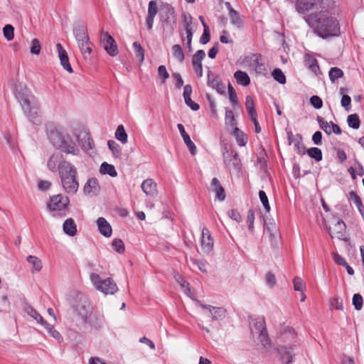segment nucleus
Listing matches in <instances>:
<instances>
[{
	"label": "nucleus",
	"mask_w": 364,
	"mask_h": 364,
	"mask_svg": "<svg viewBox=\"0 0 364 364\" xmlns=\"http://www.w3.org/2000/svg\"><path fill=\"white\" fill-rule=\"evenodd\" d=\"M237 82L243 86H247L250 83V78L247 73L242 70H237L234 74Z\"/></svg>",
	"instance_id": "nucleus-34"
},
{
	"label": "nucleus",
	"mask_w": 364,
	"mask_h": 364,
	"mask_svg": "<svg viewBox=\"0 0 364 364\" xmlns=\"http://www.w3.org/2000/svg\"><path fill=\"white\" fill-rule=\"evenodd\" d=\"M331 11L312 13L305 17L306 22L319 37L323 39L337 36L340 33L338 21L331 16Z\"/></svg>",
	"instance_id": "nucleus-1"
},
{
	"label": "nucleus",
	"mask_w": 364,
	"mask_h": 364,
	"mask_svg": "<svg viewBox=\"0 0 364 364\" xmlns=\"http://www.w3.org/2000/svg\"><path fill=\"white\" fill-rule=\"evenodd\" d=\"M255 221V212L253 210L250 209L247 212V223L248 224V228L252 232L254 228Z\"/></svg>",
	"instance_id": "nucleus-58"
},
{
	"label": "nucleus",
	"mask_w": 364,
	"mask_h": 364,
	"mask_svg": "<svg viewBox=\"0 0 364 364\" xmlns=\"http://www.w3.org/2000/svg\"><path fill=\"white\" fill-rule=\"evenodd\" d=\"M24 311L27 313L31 317L35 319L38 323L43 326L46 323V321L43 319V318L31 306L26 304L24 307Z\"/></svg>",
	"instance_id": "nucleus-33"
},
{
	"label": "nucleus",
	"mask_w": 364,
	"mask_h": 364,
	"mask_svg": "<svg viewBox=\"0 0 364 364\" xmlns=\"http://www.w3.org/2000/svg\"><path fill=\"white\" fill-rule=\"evenodd\" d=\"M97 224L100 232L105 237H110L112 232V227L104 218H99Z\"/></svg>",
	"instance_id": "nucleus-29"
},
{
	"label": "nucleus",
	"mask_w": 364,
	"mask_h": 364,
	"mask_svg": "<svg viewBox=\"0 0 364 364\" xmlns=\"http://www.w3.org/2000/svg\"><path fill=\"white\" fill-rule=\"evenodd\" d=\"M211 187L213 191L215 193V198L220 201H223L226 196L225 189L220 185V183L217 178H213L212 179Z\"/></svg>",
	"instance_id": "nucleus-28"
},
{
	"label": "nucleus",
	"mask_w": 364,
	"mask_h": 364,
	"mask_svg": "<svg viewBox=\"0 0 364 364\" xmlns=\"http://www.w3.org/2000/svg\"><path fill=\"white\" fill-rule=\"evenodd\" d=\"M78 48L80 50V52L85 60H88L91 58V53L92 51L93 43L89 39H87L84 41H81L77 43Z\"/></svg>",
	"instance_id": "nucleus-27"
},
{
	"label": "nucleus",
	"mask_w": 364,
	"mask_h": 364,
	"mask_svg": "<svg viewBox=\"0 0 364 364\" xmlns=\"http://www.w3.org/2000/svg\"><path fill=\"white\" fill-rule=\"evenodd\" d=\"M316 120L320 128L323 129L326 134L330 135L332 133L331 129V122L328 123L323 117L320 116L317 117Z\"/></svg>",
	"instance_id": "nucleus-42"
},
{
	"label": "nucleus",
	"mask_w": 364,
	"mask_h": 364,
	"mask_svg": "<svg viewBox=\"0 0 364 364\" xmlns=\"http://www.w3.org/2000/svg\"><path fill=\"white\" fill-rule=\"evenodd\" d=\"M100 41L104 49L109 55L114 57L118 54L115 40L107 32H102Z\"/></svg>",
	"instance_id": "nucleus-9"
},
{
	"label": "nucleus",
	"mask_w": 364,
	"mask_h": 364,
	"mask_svg": "<svg viewBox=\"0 0 364 364\" xmlns=\"http://www.w3.org/2000/svg\"><path fill=\"white\" fill-rule=\"evenodd\" d=\"M161 18L164 24L172 30L176 26V17L173 7H166L161 12Z\"/></svg>",
	"instance_id": "nucleus-12"
},
{
	"label": "nucleus",
	"mask_w": 364,
	"mask_h": 364,
	"mask_svg": "<svg viewBox=\"0 0 364 364\" xmlns=\"http://www.w3.org/2000/svg\"><path fill=\"white\" fill-rule=\"evenodd\" d=\"M158 11L157 4L156 1H151L149 3V7H148V14L147 16L150 17H155Z\"/></svg>",
	"instance_id": "nucleus-60"
},
{
	"label": "nucleus",
	"mask_w": 364,
	"mask_h": 364,
	"mask_svg": "<svg viewBox=\"0 0 364 364\" xmlns=\"http://www.w3.org/2000/svg\"><path fill=\"white\" fill-rule=\"evenodd\" d=\"M228 95H229V100L231 104L235 106L237 104V97L235 90H234L233 87L230 84V82L228 85Z\"/></svg>",
	"instance_id": "nucleus-51"
},
{
	"label": "nucleus",
	"mask_w": 364,
	"mask_h": 364,
	"mask_svg": "<svg viewBox=\"0 0 364 364\" xmlns=\"http://www.w3.org/2000/svg\"><path fill=\"white\" fill-rule=\"evenodd\" d=\"M84 141L82 142V148L85 151L92 149L93 141L89 135H85L83 138Z\"/></svg>",
	"instance_id": "nucleus-61"
},
{
	"label": "nucleus",
	"mask_w": 364,
	"mask_h": 364,
	"mask_svg": "<svg viewBox=\"0 0 364 364\" xmlns=\"http://www.w3.org/2000/svg\"><path fill=\"white\" fill-rule=\"evenodd\" d=\"M73 308L77 315L82 320V323L87 321L88 316L92 314V306L88 299L82 294L76 296L75 301L73 304Z\"/></svg>",
	"instance_id": "nucleus-5"
},
{
	"label": "nucleus",
	"mask_w": 364,
	"mask_h": 364,
	"mask_svg": "<svg viewBox=\"0 0 364 364\" xmlns=\"http://www.w3.org/2000/svg\"><path fill=\"white\" fill-rule=\"evenodd\" d=\"M311 105L316 109H321L323 106L321 98L317 95H313L310 98Z\"/></svg>",
	"instance_id": "nucleus-57"
},
{
	"label": "nucleus",
	"mask_w": 364,
	"mask_h": 364,
	"mask_svg": "<svg viewBox=\"0 0 364 364\" xmlns=\"http://www.w3.org/2000/svg\"><path fill=\"white\" fill-rule=\"evenodd\" d=\"M207 77V84L209 87L213 89H215L217 92L220 95L225 94V86L219 75H215L213 71L209 70L208 72Z\"/></svg>",
	"instance_id": "nucleus-11"
},
{
	"label": "nucleus",
	"mask_w": 364,
	"mask_h": 364,
	"mask_svg": "<svg viewBox=\"0 0 364 364\" xmlns=\"http://www.w3.org/2000/svg\"><path fill=\"white\" fill-rule=\"evenodd\" d=\"M14 28L13 26L10 25V24H6L3 28L4 36L7 41H11L14 38Z\"/></svg>",
	"instance_id": "nucleus-50"
},
{
	"label": "nucleus",
	"mask_w": 364,
	"mask_h": 364,
	"mask_svg": "<svg viewBox=\"0 0 364 364\" xmlns=\"http://www.w3.org/2000/svg\"><path fill=\"white\" fill-rule=\"evenodd\" d=\"M183 19L184 28H185L186 32L192 31V28L191 26L192 24V20H193L192 16L188 14L184 13L183 14Z\"/></svg>",
	"instance_id": "nucleus-55"
},
{
	"label": "nucleus",
	"mask_w": 364,
	"mask_h": 364,
	"mask_svg": "<svg viewBox=\"0 0 364 364\" xmlns=\"http://www.w3.org/2000/svg\"><path fill=\"white\" fill-rule=\"evenodd\" d=\"M231 23L233 26H237V28H240L242 26V21L240 16L239 13L235 10H231L230 14H229Z\"/></svg>",
	"instance_id": "nucleus-41"
},
{
	"label": "nucleus",
	"mask_w": 364,
	"mask_h": 364,
	"mask_svg": "<svg viewBox=\"0 0 364 364\" xmlns=\"http://www.w3.org/2000/svg\"><path fill=\"white\" fill-rule=\"evenodd\" d=\"M41 46L37 38H34L31 42V53L34 55H38L41 52Z\"/></svg>",
	"instance_id": "nucleus-56"
},
{
	"label": "nucleus",
	"mask_w": 364,
	"mask_h": 364,
	"mask_svg": "<svg viewBox=\"0 0 364 364\" xmlns=\"http://www.w3.org/2000/svg\"><path fill=\"white\" fill-rule=\"evenodd\" d=\"M63 232L69 236H74L77 233V226L73 218L65 220L63 225Z\"/></svg>",
	"instance_id": "nucleus-32"
},
{
	"label": "nucleus",
	"mask_w": 364,
	"mask_h": 364,
	"mask_svg": "<svg viewBox=\"0 0 364 364\" xmlns=\"http://www.w3.org/2000/svg\"><path fill=\"white\" fill-rule=\"evenodd\" d=\"M100 173L102 174H108L112 177H115L117 173L113 165L109 164L107 162H103L100 166Z\"/></svg>",
	"instance_id": "nucleus-35"
},
{
	"label": "nucleus",
	"mask_w": 364,
	"mask_h": 364,
	"mask_svg": "<svg viewBox=\"0 0 364 364\" xmlns=\"http://www.w3.org/2000/svg\"><path fill=\"white\" fill-rule=\"evenodd\" d=\"M56 48L58 52L61 65L68 73H72L73 70L69 63V58L66 50L63 48L60 43H58L56 45Z\"/></svg>",
	"instance_id": "nucleus-22"
},
{
	"label": "nucleus",
	"mask_w": 364,
	"mask_h": 364,
	"mask_svg": "<svg viewBox=\"0 0 364 364\" xmlns=\"http://www.w3.org/2000/svg\"><path fill=\"white\" fill-rule=\"evenodd\" d=\"M196 301L201 308L209 311L213 320H219L225 317V310L223 308L203 304L199 300Z\"/></svg>",
	"instance_id": "nucleus-19"
},
{
	"label": "nucleus",
	"mask_w": 364,
	"mask_h": 364,
	"mask_svg": "<svg viewBox=\"0 0 364 364\" xmlns=\"http://www.w3.org/2000/svg\"><path fill=\"white\" fill-rule=\"evenodd\" d=\"M213 247V238L210 235L208 228H203L202 230L201 248L205 253H209Z\"/></svg>",
	"instance_id": "nucleus-20"
},
{
	"label": "nucleus",
	"mask_w": 364,
	"mask_h": 364,
	"mask_svg": "<svg viewBox=\"0 0 364 364\" xmlns=\"http://www.w3.org/2000/svg\"><path fill=\"white\" fill-rule=\"evenodd\" d=\"M245 107L250 117H253L257 114V112L255 109V102L251 96L246 97Z\"/></svg>",
	"instance_id": "nucleus-44"
},
{
	"label": "nucleus",
	"mask_w": 364,
	"mask_h": 364,
	"mask_svg": "<svg viewBox=\"0 0 364 364\" xmlns=\"http://www.w3.org/2000/svg\"><path fill=\"white\" fill-rule=\"evenodd\" d=\"M346 224L342 220H338L333 226V232H331V228H328V232L332 238L337 237L339 240H344Z\"/></svg>",
	"instance_id": "nucleus-26"
},
{
	"label": "nucleus",
	"mask_w": 364,
	"mask_h": 364,
	"mask_svg": "<svg viewBox=\"0 0 364 364\" xmlns=\"http://www.w3.org/2000/svg\"><path fill=\"white\" fill-rule=\"evenodd\" d=\"M103 318L97 313H93L88 316L87 321H84L83 323H88L95 328H100L103 326Z\"/></svg>",
	"instance_id": "nucleus-31"
},
{
	"label": "nucleus",
	"mask_w": 364,
	"mask_h": 364,
	"mask_svg": "<svg viewBox=\"0 0 364 364\" xmlns=\"http://www.w3.org/2000/svg\"><path fill=\"white\" fill-rule=\"evenodd\" d=\"M328 75L331 81L334 82L337 79L343 76V72L341 69L333 67L330 69Z\"/></svg>",
	"instance_id": "nucleus-43"
},
{
	"label": "nucleus",
	"mask_w": 364,
	"mask_h": 364,
	"mask_svg": "<svg viewBox=\"0 0 364 364\" xmlns=\"http://www.w3.org/2000/svg\"><path fill=\"white\" fill-rule=\"evenodd\" d=\"M264 227L269 233V240L273 246L278 244L279 238V228L274 223L271 221L267 222L264 220Z\"/></svg>",
	"instance_id": "nucleus-18"
},
{
	"label": "nucleus",
	"mask_w": 364,
	"mask_h": 364,
	"mask_svg": "<svg viewBox=\"0 0 364 364\" xmlns=\"http://www.w3.org/2000/svg\"><path fill=\"white\" fill-rule=\"evenodd\" d=\"M175 279L185 291H190L188 282L181 275L177 274L175 275Z\"/></svg>",
	"instance_id": "nucleus-64"
},
{
	"label": "nucleus",
	"mask_w": 364,
	"mask_h": 364,
	"mask_svg": "<svg viewBox=\"0 0 364 364\" xmlns=\"http://www.w3.org/2000/svg\"><path fill=\"white\" fill-rule=\"evenodd\" d=\"M15 95L28 120L33 124H41L39 103L32 92L26 86L20 85L16 87Z\"/></svg>",
	"instance_id": "nucleus-2"
},
{
	"label": "nucleus",
	"mask_w": 364,
	"mask_h": 364,
	"mask_svg": "<svg viewBox=\"0 0 364 364\" xmlns=\"http://www.w3.org/2000/svg\"><path fill=\"white\" fill-rule=\"evenodd\" d=\"M73 33L77 43L89 39L87 28L83 24H78L75 26Z\"/></svg>",
	"instance_id": "nucleus-30"
},
{
	"label": "nucleus",
	"mask_w": 364,
	"mask_h": 364,
	"mask_svg": "<svg viewBox=\"0 0 364 364\" xmlns=\"http://www.w3.org/2000/svg\"><path fill=\"white\" fill-rule=\"evenodd\" d=\"M68 204V199L63 198L61 195L54 196L50 198L48 204V208L52 212H60L65 210Z\"/></svg>",
	"instance_id": "nucleus-10"
},
{
	"label": "nucleus",
	"mask_w": 364,
	"mask_h": 364,
	"mask_svg": "<svg viewBox=\"0 0 364 364\" xmlns=\"http://www.w3.org/2000/svg\"><path fill=\"white\" fill-rule=\"evenodd\" d=\"M64 164L58 172L60 179H64L65 176L69 178L77 176V171L74 165L69 161L64 163Z\"/></svg>",
	"instance_id": "nucleus-25"
},
{
	"label": "nucleus",
	"mask_w": 364,
	"mask_h": 364,
	"mask_svg": "<svg viewBox=\"0 0 364 364\" xmlns=\"http://www.w3.org/2000/svg\"><path fill=\"white\" fill-rule=\"evenodd\" d=\"M177 127H178V131L183 139L184 143L187 146L191 154L192 155H195L197 151V148H196V145L194 144V143L191 141L190 136L185 131V128H184L183 125L181 124H178L177 125Z\"/></svg>",
	"instance_id": "nucleus-24"
},
{
	"label": "nucleus",
	"mask_w": 364,
	"mask_h": 364,
	"mask_svg": "<svg viewBox=\"0 0 364 364\" xmlns=\"http://www.w3.org/2000/svg\"><path fill=\"white\" fill-rule=\"evenodd\" d=\"M63 189L68 194L74 195L77 193L79 188V182L75 177H67L65 176L64 179H60Z\"/></svg>",
	"instance_id": "nucleus-15"
},
{
	"label": "nucleus",
	"mask_w": 364,
	"mask_h": 364,
	"mask_svg": "<svg viewBox=\"0 0 364 364\" xmlns=\"http://www.w3.org/2000/svg\"><path fill=\"white\" fill-rule=\"evenodd\" d=\"M347 122L350 128L358 129L360 125V121L357 114H352L348 116Z\"/></svg>",
	"instance_id": "nucleus-38"
},
{
	"label": "nucleus",
	"mask_w": 364,
	"mask_h": 364,
	"mask_svg": "<svg viewBox=\"0 0 364 364\" xmlns=\"http://www.w3.org/2000/svg\"><path fill=\"white\" fill-rule=\"evenodd\" d=\"M141 189L149 196L154 197L157 195V185L151 178H147L141 183Z\"/></svg>",
	"instance_id": "nucleus-23"
},
{
	"label": "nucleus",
	"mask_w": 364,
	"mask_h": 364,
	"mask_svg": "<svg viewBox=\"0 0 364 364\" xmlns=\"http://www.w3.org/2000/svg\"><path fill=\"white\" fill-rule=\"evenodd\" d=\"M112 247L114 250L119 253L122 254L124 252V245L123 241L121 239L116 238L112 241Z\"/></svg>",
	"instance_id": "nucleus-52"
},
{
	"label": "nucleus",
	"mask_w": 364,
	"mask_h": 364,
	"mask_svg": "<svg viewBox=\"0 0 364 364\" xmlns=\"http://www.w3.org/2000/svg\"><path fill=\"white\" fill-rule=\"evenodd\" d=\"M133 48L135 51L136 58L139 59L140 63H142L144 60V50L141 47L139 43L135 41L133 43Z\"/></svg>",
	"instance_id": "nucleus-46"
},
{
	"label": "nucleus",
	"mask_w": 364,
	"mask_h": 364,
	"mask_svg": "<svg viewBox=\"0 0 364 364\" xmlns=\"http://www.w3.org/2000/svg\"><path fill=\"white\" fill-rule=\"evenodd\" d=\"M295 348V346H280L277 348V352L280 355L281 360L283 364H290L293 361L292 352Z\"/></svg>",
	"instance_id": "nucleus-17"
},
{
	"label": "nucleus",
	"mask_w": 364,
	"mask_h": 364,
	"mask_svg": "<svg viewBox=\"0 0 364 364\" xmlns=\"http://www.w3.org/2000/svg\"><path fill=\"white\" fill-rule=\"evenodd\" d=\"M287 139L289 144H293L295 151L299 154L304 155L306 154V147L302 142V136L300 134H293L291 131H287Z\"/></svg>",
	"instance_id": "nucleus-13"
},
{
	"label": "nucleus",
	"mask_w": 364,
	"mask_h": 364,
	"mask_svg": "<svg viewBox=\"0 0 364 364\" xmlns=\"http://www.w3.org/2000/svg\"><path fill=\"white\" fill-rule=\"evenodd\" d=\"M210 34L209 28L208 26H205V29H203V33L200 38V43L202 44H206L210 41Z\"/></svg>",
	"instance_id": "nucleus-63"
},
{
	"label": "nucleus",
	"mask_w": 364,
	"mask_h": 364,
	"mask_svg": "<svg viewBox=\"0 0 364 364\" xmlns=\"http://www.w3.org/2000/svg\"><path fill=\"white\" fill-rule=\"evenodd\" d=\"M27 261L33 266L32 272H39L42 269L41 260L38 259L37 257L30 255L27 257Z\"/></svg>",
	"instance_id": "nucleus-37"
},
{
	"label": "nucleus",
	"mask_w": 364,
	"mask_h": 364,
	"mask_svg": "<svg viewBox=\"0 0 364 364\" xmlns=\"http://www.w3.org/2000/svg\"><path fill=\"white\" fill-rule=\"evenodd\" d=\"M233 134L236 137L237 143L239 146H243L246 144L247 141L243 132L240 130L237 127H235Z\"/></svg>",
	"instance_id": "nucleus-49"
},
{
	"label": "nucleus",
	"mask_w": 364,
	"mask_h": 364,
	"mask_svg": "<svg viewBox=\"0 0 364 364\" xmlns=\"http://www.w3.org/2000/svg\"><path fill=\"white\" fill-rule=\"evenodd\" d=\"M100 187L95 178H91L87 180L84 186L83 191L85 194L90 196H97L100 192Z\"/></svg>",
	"instance_id": "nucleus-21"
},
{
	"label": "nucleus",
	"mask_w": 364,
	"mask_h": 364,
	"mask_svg": "<svg viewBox=\"0 0 364 364\" xmlns=\"http://www.w3.org/2000/svg\"><path fill=\"white\" fill-rule=\"evenodd\" d=\"M225 122H226V124H230L231 127H234L235 125V119L233 112L232 110H230V109L226 110Z\"/></svg>",
	"instance_id": "nucleus-62"
},
{
	"label": "nucleus",
	"mask_w": 364,
	"mask_h": 364,
	"mask_svg": "<svg viewBox=\"0 0 364 364\" xmlns=\"http://www.w3.org/2000/svg\"><path fill=\"white\" fill-rule=\"evenodd\" d=\"M205 57V53L203 50H198L192 57V65L196 73L199 77L203 76L202 60Z\"/></svg>",
	"instance_id": "nucleus-16"
},
{
	"label": "nucleus",
	"mask_w": 364,
	"mask_h": 364,
	"mask_svg": "<svg viewBox=\"0 0 364 364\" xmlns=\"http://www.w3.org/2000/svg\"><path fill=\"white\" fill-rule=\"evenodd\" d=\"M274 79L277 81L280 84H285L286 83V76L284 75V73L279 68H275L272 73Z\"/></svg>",
	"instance_id": "nucleus-48"
},
{
	"label": "nucleus",
	"mask_w": 364,
	"mask_h": 364,
	"mask_svg": "<svg viewBox=\"0 0 364 364\" xmlns=\"http://www.w3.org/2000/svg\"><path fill=\"white\" fill-rule=\"evenodd\" d=\"M352 302L356 310L359 311L362 309L363 299L360 294H355L353 295Z\"/></svg>",
	"instance_id": "nucleus-53"
},
{
	"label": "nucleus",
	"mask_w": 364,
	"mask_h": 364,
	"mask_svg": "<svg viewBox=\"0 0 364 364\" xmlns=\"http://www.w3.org/2000/svg\"><path fill=\"white\" fill-rule=\"evenodd\" d=\"M43 326L46 328L48 333L53 337L54 338L59 340L60 338V334L58 331H57L53 325L48 323L47 321L45 324H43Z\"/></svg>",
	"instance_id": "nucleus-54"
},
{
	"label": "nucleus",
	"mask_w": 364,
	"mask_h": 364,
	"mask_svg": "<svg viewBox=\"0 0 364 364\" xmlns=\"http://www.w3.org/2000/svg\"><path fill=\"white\" fill-rule=\"evenodd\" d=\"M49 139L56 149L65 154L77 155L80 152L75 142L67 133L53 131L50 133Z\"/></svg>",
	"instance_id": "nucleus-3"
},
{
	"label": "nucleus",
	"mask_w": 364,
	"mask_h": 364,
	"mask_svg": "<svg viewBox=\"0 0 364 364\" xmlns=\"http://www.w3.org/2000/svg\"><path fill=\"white\" fill-rule=\"evenodd\" d=\"M115 137L122 144H126L127 142V134L123 125L120 124L117 127L115 132Z\"/></svg>",
	"instance_id": "nucleus-40"
},
{
	"label": "nucleus",
	"mask_w": 364,
	"mask_h": 364,
	"mask_svg": "<svg viewBox=\"0 0 364 364\" xmlns=\"http://www.w3.org/2000/svg\"><path fill=\"white\" fill-rule=\"evenodd\" d=\"M306 153H307L311 158L314 159L316 161H320L322 160V151L317 147H311L309 149H306Z\"/></svg>",
	"instance_id": "nucleus-36"
},
{
	"label": "nucleus",
	"mask_w": 364,
	"mask_h": 364,
	"mask_svg": "<svg viewBox=\"0 0 364 364\" xmlns=\"http://www.w3.org/2000/svg\"><path fill=\"white\" fill-rule=\"evenodd\" d=\"M293 283H294V288L295 291H301V292L304 291V290L305 289V286L304 284L302 279L300 277H296L294 279Z\"/></svg>",
	"instance_id": "nucleus-59"
},
{
	"label": "nucleus",
	"mask_w": 364,
	"mask_h": 364,
	"mask_svg": "<svg viewBox=\"0 0 364 364\" xmlns=\"http://www.w3.org/2000/svg\"><path fill=\"white\" fill-rule=\"evenodd\" d=\"M68 161L63 159V156L60 154H53L48 159L47 166L48 169L52 172L60 171L61 167L64 166V163Z\"/></svg>",
	"instance_id": "nucleus-14"
},
{
	"label": "nucleus",
	"mask_w": 364,
	"mask_h": 364,
	"mask_svg": "<svg viewBox=\"0 0 364 364\" xmlns=\"http://www.w3.org/2000/svg\"><path fill=\"white\" fill-rule=\"evenodd\" d=\"M107 145L115 157H120L122 154L121 147L116 141L113 140H109Z\"/></svg>",
	"instance_id": "nucleus-45"
},
{
	"label": "nucleus",
	"mask_w": 364,
	"mask_h": 364,
	"mask_svg": "<svg viewBox=\"0 0 364 364\" xmlns=\"http://www.w3.org/2000/svg\"><path fill=\"white\" fill-rule=\"evenodd\" d=\"M349 196H350V198L353 200V202L355 203V205L357 206L358 210L360 211V213L362 214L363 213V209L364 208H363V203H362V200L360 199V198L359 197V196L357 194L356 192L352 191L349 193Z\"/></svg>",
	"instance_id": "nucleus-47"
},
{
	"label": "nucleus",
	"mask_w": 364,
	"mask_h": 364,
	"mask_svg": "<svg viewBox=\"0 0 364 364\" xmlns=\"http://www.w3.org/2000/svg\"><path fill=\"white\" fill-rule=\"evenodd\" d=\"M296 10L301 14H310L334 8V2L331 0H296Z\"/></svg>",
	"instance_id": "nucleus-4"
},
{
	"label": "nucleus",
	"mask_w": 364,
	"mask_h": 364,
	"mask_svg": "<svg viewBox=\"0 0 364 364\" xmlns=\"http://www.w3.org/2000/svg\"><path fill=\"white\" fill-rule=\"evenodd\" d=\"M90 279L96 289L105 294H114L118 290L117 284L111 278L102 280L99 274L92 273Z\"/></svg>",
	"instance_id": "nucleus-7"
},
{
	"label": "nucleus",
	"mask_w": 364,
	"mask_h": 364,
	"mask_svg": "<svg viewBox=\"0 0 364 364\" xmlns=\"http://www.w3.org/2000/svg\"><path fill=\"white\" fill-rule=\"evenodd\" d=\"M252 323L254 328H251L252 333L258 335V339L264 348H270L271 342L268 336L264 318L263 317L255 318L252 320Z\"/></svg>",
	"instance_id": "nucleus-6"
},
{
	"label": "nucleus",
	"mask_w": 364,
	"mask_h": 364,
	"mask_svg": "<svg viewBox=\"0 0 364 364\" xmlns=\"http://www.w3.org/2000/svg\"><path fill=\"white\" fill-rule=\"evenodd\" d=\"M223 161L226 167L235 170L240 169V160L238 159V153L234 150H228L227 147L224 148Z\"/></svg>",
	"instance_id": "nucleus-8"
},
{
	"label": "nucleus",
	"mask_w": 364,
	"mask_h": 364,
	"mask_svg": "<svg viewBox=\"0 0 364 364\" xmlns=\"http://www.w3.org/2000/svg\"><path fill=\"white\" fill-rule=\"evenodd\" d=\"M172 51L173 57L177 59L180 63L184 61L185 55L181 46L178 44H175L172 46Z\"/></svg>",
	"instance_id": "nucleus-39"
}]
</instances>
